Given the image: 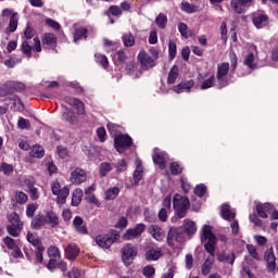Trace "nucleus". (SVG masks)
Here are the masks:
<instances>
[{"label":"nucleus","mask_w":278,"mask_h":278,"mask_svg":"<svg viewBox=\"0 0 278 278\" xmlns=\"http://www.w3.org/2000/svg\"><path fill=\"white\" fill-rule=\"evenodd\" d=\"M122 261L125 266H131L134 264V260L138 257V245L134 243H126L121 249Z\"/></svg>","instance_id":"39448f33"},{"label":"nucleus","mask_w":278,"mask_h":278,"mask_svg":"<svg viewBox=\"0 0 278 278\" xmlns=\"http://www.w3.org/2000/svg\"><path fill=\"white\" fill-rule=\"evenodd\" d=\"M121 14H123V10L118 5H111L106 12L108 16H121Z\"/></svg>","instance_id":"4d7b16f0"},{"label":"nucleus","mask_w":278,"mask_h":278,"mask_svg":"<svg viewBox=\"0 0 278 278\" xmlns=\"http://www.w3.org/2000/svg\"><path fill=\"white\" fill-rule=\"evenodd\" d=\"M127 225H129V220L127 219V217L122 216L119 217V219L117 220L115 228L116 229H126Z\"/></svg>","instance_id":"e2e57ef3"},{"label":"nucleus","mask_w":278,"mask_h":278,"mask_svg":"<svg viewBox=\"0 0 278 278\" xmlns=\"http://www.w3.org/2000/svg\"><path fill=\"white\" fill-rule=\"evenodd\" d=\"M201 242L204 245V250L206 251V253L214 257V253H216V243L218 242V240L216 239V235L212 232V226H203Z\"/></svg>","instance_id":"f257e3e1"},{"label":"nucleus","mask_w":278,"mask_h":278,"mask_svg":"<svg viewBox=\"0 0 278 278\" xmlns=\"http://www.w3.org/2000/svg\"><path fill=\"white\" fill-rule=\"evenodd\" d=\"M162 248H157V249H149L146 251V261L147 262H157V260H160V257H162Z\"/></svg>","instance_id":"4be33fe9"},{"label":"nucleus","mask_w":278,"mask_h":278,"mask_svg":"<svg viewBox=\"0 0 278 278\" xmlns=\"http://www.w3.org/2000/svg\"><path fill=\"white\" fill-rule=\"evenodd\" d=\"M173 205L177 218H186L190 208V200L188 197L176 193L173 198Z\"/></svg>","instance_id":"f03ea898"},{"label":"nucleus","mask_w":278,"mask_h":278,"mask_svg":"<svg viewBox=\"0 0 278 278\" xmlns=\"http://www.w3.org/2000/svg\"><path fill=\"white\" fill-rule=\"evenodd\" d=\"M215 84H216V76L211 75L207 79H204L200 84V90H210V88H214Z\"/></svg>","instance_id":"e433bc0d"},{"label":"nucleus","mask_w":278,"mask_h":278,"mask_svg":"<svg viewBox=\"0 0 278 278\" xmlns=\"http://www.w3.org/2000/svg\"><path fill=\"white\" fill-rule=\"evenodd\" d=\"M155 24L157 25L159 29H166L168 17L164 13H160L155 18Z\"/></svg>","instance_id":"a18cd8bd"},{"label":"nucleus","mask_w":278,"mask_h":278,"mask_svg":"<svg viewBox=\"0 0 278 278\" xmlns=\"http://www.w3.org/2000/svg\"><path fill=\"white\" fill-rule=\"evenodd\" d=\"M149 233L157 242H162V240H164V232L162 231V228H160L159 226H155V225L150 226Z\"/></svg>","instance_id":"c756f323"},{"label":"nucleus","mask_w":278,"mask_h":278,"mask_svg":"<svg viewBox=\"0 0 278 278\" xmlns=\"http://www.w3.org/2000/svg\"><path fill=\"white\" fill-rule=\"evenodd\" d=\"M125 71L127 75H130L131 77H138V74L142 75V72H138V63H136V61L126 62Z\"/></svg>","instance_id":"b1692460"},{"label":"nucleus","mask_w":278,"mask_h":278,"mask_svg":"<svg viewBox=\"0 0 278 278\" xmlns=\"http://www.w3.org/2000/svg\"><path fill=\"white\" fill-rule=\"evenodd\" d=\"M94 60L97 64H100V66H103V68H108V66H110V62L108 61V56L105 54L96 53Z\"/></svg>","instance_id":"09e8293b"},{"label":"nucleus","mask_w":278,"mask_h":278,"mask_svg":"<svg viewBox=\"0 0 278 278\" xmlns=\"http://www.w3.org/2000/svg\"><path fill=\"white\" fill-rule=\"evenodd\" d=\"M61 108V119L63 121V123H67V125H77V123H79V117L77 116L75 111H73V109L64 104H62Z\"/></svg>","instance_id":"1a4fd4ad"},{"label":"nucleus","mask_w":278,"mask_h":278,"mask_svg":"<svg viewBox=\"0 0 278 278\" xmlns=\"http://www.w3.org/2000/svg\"><path fill=\"white\" fill-rule=\"evenodd\" d=\"M27 241L33 244V247H42V241H40V238L35 237L34 233L28 232L27 233Z\"/></svg>","instance_id":"5fc2aeb1"},{"label":"nucleus","mask_w":278,"mask_h":278,"mask_svg":"<svg viewBox=\"0 0 278 278\" xmlns=\"http://www.w3.org/2000/svg\"><path fill=\"white\" fill-rule=\"evenodd\" d=\"M121 240V232L117 230H111L106 235H99L96 237V242L101 247V249H110L112 244Z\"/></svg>","instance_id":"20e7f679"},{"label":"nucleus","mask_w":278,"mask_h":278,"mask_svg":"<svg viewBox=\"0 0 278 278\" xmlns=\"http://www.w3.org/2000/svg\"><path fill=\"white\" fill-rule=\"evenodd\" d=\"M185 240L184 228L170 227L167 232V244L168 247H175V243H181Z\"/></svg>","instance_id":"6e6552de"},{"label":"nucleus","mask_w":278,"mask_h":278,"mask_svg":"<svg viewBox=\"0 0 278 278\" xmlns=\"http://www.w3.org/2000/svg\"><path fill=\"white\" fill-rule=\"evenodd\" d=\"M42 253H45V245H39L37 249H36V262L38 264H42L43 262V257H42Z\"/></svg>","instance_id":"69168bd1"},{"label":"nucleus","mask_w":278,"mask_h":278,"mask_svg":"<svg viewBox=\"0 0 278 278\" xmlns=\"http://www.w3.org/2000/svg\"><path fill=\"white\" fill-rule=\"evenodd\" d=\"M7 218L10 225L7 226V233L12 236V238H18L21 236V231H23V223L21 222V215L18 213L13 212L7 215Z\"/></svg>","instance_id":"7ed1b4c3"},{"label":"nucleus","mask_w":278,"mask_h":278,"mask_svg":"<svg viewBox=\"0 0 278 278\" xmlns=\"http://www.w3.org/2000/svg\"><path fill=\"white\" fill-rule=\"evenodd\" d=\"M0 173H3V175H5L7 177H10V175L14 173V166L3 162L0 164Z\"/></svg>","instance_id":"3c124183"},{"label":"nucleus","mask_w":278,"mask_h":278,"mask_svg":"<svg viewBox=\"0 0 278 278\" xmlns=\"http://www.w3.org/2000/svg\"><path fill=\"white\" fill-rule=\"evenodd\" d=\"M134 139L127 134H118L114 136V149L117 153H125L127 149H131Z\"/></svg>","instance_id":"423d86ee"},{"label":"nucleus","mask_w":278,"mask_h":278,"mask_svg":"<svg viewBox=\"0 0 278 278\" xmlns=\"http://www.w3.org/2000/svg\"><path fill=\"white\" fill-rule=\"evenodd\" d=\"M247 251L253 257V260H257L260 262V254L257 253V248L253 244H247Z\"/></svg>","instance_id":"6e6d98bb"},{"label":"nucleus","mask_w":278,"mask_h":278,"mask_svg":"<svg viewBox=\"0 0 278 278\" xmlns=\"http://www.w3.org/2000/svg\"><path fill=\"white\" fill-rule=\"evenodd\" d=\"M256 212L260 218H268V214H271V220H278V211L275 206L268 202L256 205Z\"/></svg>","instance_id":"0eeeda50"},{"label":"nucleus","mask_w":278,"mask_h":278,"mask_svg":"<svg viewBox=\"0 0 278 278\" xmlns=\"http://www.w3.org/2000/svg\"><path fill=\"white\" fill-rule=\"evenodd\" d=\"M169 170L172 175H181V173H184V167L179 162H172L169 164Z\"/></svg>","instance_id":"8fccbe9b"},{"label":"nucleus","mask_w":278,"mask_h":278,"mask_svg":"<svg viewBox=\"0 0 278 278\" xmlns=\"http://www.w3.org/2000/svg\"><path fill=\"white\" fill-rule=\"evenodd\" d=\"M31 45H29L28 40H24L21 46V50L26 55V58H31V51H33Z\"/></svg>","instance_id":"603ef678"},{"label":"nucleus","mask_w":278,"mask_h":278,"mask_svg":"<svg viewBox=\"0 0 278 278\" xmlns=\"http://www.w3.org/2000/svg\"><path fill=\"white\" fill-rule=\"evenodd\" d=\"M143 275L147 278H153V276L155 275V267L151 266V265H147L143 270H142Z\"/></svg>","instance_id":"338daca9"},{"label":"nucleus","mask_w":278,"mask_h":278,"mask_svg":"<svg viewBox=\"0 0 278 278\" xmlns=\"http://www.w3.org/2000/svg\"><path fill=\"white\" fill-rule=\"evenodd\" d=\"M79 247L75 243H70L65 248V257L66 260H70L71 262H75L79 255Z\"/></svg>","instance_id":"f3484780"},{"label":"nucleus","mask_w":278,"mask_h":278,"mask_svg":"<svg viewBox=\"0 0 278 278\" xmlns=\"http://www.w3.org/2000/svg\"><path fill=\"white\" fill-rule=\"evenodd\" d=\"M88 179V175L86 174V170L83 168L76 167L72 173L70 177L71 184H74V186H80V184H84Z\"/></svg>","instance_id":"ddd939ff"},{"label":"nucleus","mask_w":278,"mask_h":278,"mask_svg":"<svg viewBox=\"0 0 278 278\" xmlns=\"http://www.w3.org/2000/svg\"><path fill=\"white\" fill-rule=\"evenodd\" d=\"M143 175H144V169L142 168V165L141 164L137 165V167L132 174L134 182L136 186H138V184H140V181H142Z\"/></svg>","instance_id":"37998d69"},{"label":"nucleus","mask_w":278,"mask_h":278,"mask_svg":"<svg viewBox=\"0 0 278 278\" xmlns=\"http://www.w3.org/2000/svg\"><path fill=\"white\" fill-rule=\"evenodd\" d=\"M47 253L50 260L46 265V268H48V270H51V273H53V270H55V263L60 262V257H62V255L60 254V249L55 245H50L48 248Z\"/></svg>","instance_id":"9d476101"},{"label":"nucleus","mask_w":278,"mask_h":278,"mask_svg":"<svg viewBox=\"0 0 278 278\" xmlns=\"http://www.w3.org/2000/svg\"><path fill=\"white\" fill-rule=\"evenodd\" d=\"M177 77H179V67L174 65L167 76V84L173 85L177 81Z\"/></svg>","instance_id":"4c0bfd02"},{"label":"nucleus","mask_w":278,"mask_h":278,"mask_svg":"<svg viewBox=\"0 0 278 278\" xmlns=\"http://www.w3.org/2000/svg\"><path fill=\"white\" fill-rule=\"evenodd\" d=\"M45 225L47 224L45 220V215L42 214L36 215L30 222V227L36 230L40 229V227H45Z\"/></svg>","instance_id":"473e14b6"},{"label":"nucleus","mask_w":278,"mask_h":278,"mask_svg":"<svg viewBox=\"0 0 278 278\" xmlns=\"http://www.w3.org/2000/svg\"><path fill=\"white\" fill-rule=\"evenodd\" d=\"M30 157H45V148L42 146L35 144L29 152Z\"/></svg>","instance_id":"a19ab883"},{"label":"nucleus","mask_w":278,"mask_h":278,"mask_svg":"<svg viewBox=\"0 0 278 278\" xmlns=\"http://www.w3.org/2000/svg\"><path fill=\"white\" fill-rule=\"evenodd\" d=\"M253 0H231L230 8L236 14H242L247 11V8H251Z\"/></svg>","instance_id":"4468645a"},{"label":"nucleus","mask_w":278,"mask_h":278,"mask_svg":"<svg viewBox=\"0 0 278 278\" xmlns=\"http://www.w3.org/2000/svg\"><path fill=\"white\" fill-rule=\"evenodd\" d=\"M244 66H248V68H251L252 71L257 68V64H255V54L253 52H250L244 61H243Z\"/></svg>","instance_id":"c03bdc74"},{"label":"nucleus","mask_w":278,"mask_h":278,"mask_svg":"<svg viewBox=\"0 0 278 278\" xmlns=\"http://www.w3.org/2000/svg\"><path fill=\"white\" fill-rule=\"evenodd\" d=\"M27 201H29L27 193L23 191H16L14 197L11 199V205L12 207H18V205H25Z\"/></svg>","instance_id":"dca6fc26"},{"label":"nucleus","mask_w":278,"mask_h":278,"mask_svg":"<svg viewBox=\"0 0 278 278\" xmlns=\"http://www.w3.org/2000/svg\"><path fill=\"white\" fill-rule=\"evenodd\" d=\"M192 88H194V81L188 80L186 83H180L178 85H176L173 90L174 92H177V94H181V92L186 91V92H190V90H192Z\"/></svg>","instance_id":"5701e85b"},{"label":"nucleus","mask_w":278,"mask_h":278,"mask_svg":"<svg viewBox=\"0 0 278 278\" xmlns=\"http://www.w3.org/2000/svg\"><path fill=\"white\" fill-rule=\"evenodd\" d=\"M115 58H117V62L121 64V66L125 65L127 62V54L125 53V50H119L115 53Z\"/></svg>","instance_id":"052dcab7"},{"label":"nucleus","mask_w":278,"mask_h":278,"mask_svg":"<svg viewBox=\"0 0 278 278\" xmlns=\"http://www.w3.org/2000/svg\"><path fill=\"white\" fill-rule=\"evenodd\" d=\"M108 173H112V164L108 162H103L99 166V176L106 177Z\"/></svg>","instance_id":"49530a36"},{"label":"nucleus","mask_w":278,"mask_h":278,"mask_svg":"<svg viewBox=\"0 0 278 278\" xmlns=\"http://www.w3.org/2000/svg\"><path fill=\"white\" fill-rule=\"evenodd\" d=\"M181 10H182V12H186L187 14H194V13L199 12V7H197L194 4H190V2H182Z\"/></svg>","instance_id":"de8ad7c7"},{"label":"nucleus","mask_w":278,"mask_h":278,"mask_svg":"<svg viewBox=\"0 0 278 278\" xmlns=\"http://www.w3.org/2000/svg\"><path fill=\"white\" fill-rule=\"evenodd\" d=\"M194 194L200 197V199H203V195L207 194V187L205 185H198L194 188Z\"/></svg>","instance_id":"bf43d9fd"},{"label":"nucleus","mask_w":278,"mask_h":278,"mask_svg":"<svg viewBox=\"0 0 278 278\" xmlns=\"http://www.w3.org/2000/svg\"><path fill=\"white\" fill-rule=\"evenodd\" d=\"M68 194H71V189H68V187H63L59 193L55 194V197H58L56 203L64 205V203H66V199H68Z\"/></svg>","instance_id":"2f4dec72"},{"label":"nucleus","mask_w":278,"mask_h":278,"mask_svg":"<svg viewBox=\"0 0 278 278\" xmlns=\"http://www.w3.org/2000/svg\"><path fill=\"white\" fill-rule=\"evenodd\" d=\"M182 233H186L187 236H194V233H197V223L190 219H185Z\"/></svg>","instance_id":"393cba45"},{"label":"nucleus","mask_w":278,"mask_h":278,"mask_svg":"<svg viewBox=\"0 0 278 278\" xmlns=\"http://www.w3.org/2000/svg\"><path fill=\"white\" fill-rule=\"evenodd\" d=\"M217 260L218 262H223L224 264H230L231 266H233L236 262V254L233 252L232 253L220 252L217 255Z\"/></svg>","instance_id":"a878e982"},{"label":"nucleus","mask_w":278,"mask_h":278,"mask_svg":"<svg viewBox=\"0 0 278 278\" xmlns=\"http://www.w3.org/2000/svg\"><path fill=\"white\" fill-rule=\"evenodd\" d=\"M138 62L141 65V68L149 71V68H154L155 60L148 55L144 51H140L138 54Z\"/></svg>","instance_id":"2eb2a0df"},{"label":"nucleus","mask_w":278,"mask_h":278,"mask_svg":"<svg viewBox=\"0 0 278 278\" xmlns=\"http://www.w3.org/2000/svg\"><path fill=\"white\" fill-rule=\"evenodd\" d=\"M73 36L74 42H79V40H88V28L78 27L75 29Z\"/></svg>","instance_id":"c85d7f7f"},{"label":"nucleus","mask_w":278,"mask_h":278,"mask_svg":"<svg viewBox=\"0 0 278 278\" xmlns=\"http://www.w3.org/2000/svg\"><path fill=\"white\" fill-rule=\"evenodd\" d=\"M220 216L224 220H236V212L231 211V206L229 204H223L220 208Z\"/></svg>","instance_id":"412c9836"},{"label":"nucleus","mask_w":278,"mask_h":278,"mask_svg":"<svg viewBox=\"0 0 278 278\" xmlns=\"http://www.w3.org/2000/svg\"><path fill=\"white\" fill-rule=\"evenodd\" d=\"M168 55L172 61L177 58V43L173 40H169L168 42Z\"/></svg>","instance_id":"864d4df0"},{"label":"nucleus","mask_w":278,"mask_h":278,"mask_svg":"<svg viewBox=\"0 0 278 278\" xmlns=\"http://www.w3.org/2000/svg\"><path fill=\"white\" fill-rule=\"evenodd\" d=\"M229 75V63L225 62L217 66L216 78L227 77Z\"/></svg>","instance_id":"ea45409f"},{"label":"nucleus","mask_w":278,"mask_h":278,"mask_svg":"<svg viewBox=\"0 0 278 278\" xmlns=\"http://www.w3.org/2000/svg\"><path fill=\"white\" fill-rule=\"evenodd\" d=\"M3 242L5 244V247L9 249V251H11L12 249H16V241H14V239H12V237H4L3 238Z\"/></svg>","instance_id":"0e129e2a"},{"label":"nucleus","mask_w":278,"mask_h":278,"mask_svg":"<svg viewBox=\"0 0 278 278\" xmlns=\"http://www.w3.org/2000/svg\"><path fill=\"white\" fill-rule=\"evenodd\" d=\"M153 163L159 166L161 170L166 168V159L164 157V153L160 151V149H155L152 155Z\"/></svg>","instance_id":"aec40b11"},{"label":"nucleus","mask_w":278,"mask_h":278,"mask_svg":"<svg viewBox=\"0 0 278 278\" xmlns=\"http://www.w3.org/2000/svg\"><path fill=\"white\" fill-rule=\"evenodd\" d=\"M264 261L267 264L268 273L275 271V269L277 268V256H275V250L273 249V247L265 251Z\"/></svg>","instance_id":"f8f14e48"},{"label":"nucleus","mask_w":278,"mask_h":278,"mask_svg":"<svg viewBox=\"0 0 278 278\" xmlns=\"http://www.w3.org/2000/svg\"><path fill=\"white\" fill-rule=\"evenodd\" d=\"M42 45L48 47H55L58 45V37L53 33H46L41 38Z\"/></svg>","instance_id":"bb28decb"},{"label":"nucleus","mask_w":278,"mask_h":278,"mask_svg":"<svg viewBox=\"0 0 278 278\" xmlns=\"http://www.w3.org/2000/svg\"><path fill=\"white\" fill-rule=\"evenodd\" d=\"M121 194V189L118 187H113L105 191V201H114Z\"/></svg>","instance_id":"58836bf2"},{"label":"nucleus","mask_w":278,"mask_h":278,"mask_svg":"<svg viewBox=\"0 0 278 278\" xmlns=\"http://www.w3.org/2000/svg\"><path fill=\"white\" fill-rule=\"evenodd\" d=\"M147 229V225L144 224H137L135 228H129L126 230V232L123 235V240H135V238H139V236H142Z\"/></svg>","instance_id":"9b49d317"},{"label":"nucleus","mask_w":278,"mask_h":278,"mask_svg":"<svg viewBox=\"0 0 278 278\" xmlns=\"http://www.w3.org/2000/svg\"><path fill=\"white\" fill-rule=\"evenodd\" d=\"M36 210H38V205L31 203L28 204L26 207V216L27 218H34V215L36 214Z\"/></svg>","instance_id":"680f3d73"},{"label":"nucleus","mask_w":278,"mask_h":278,"mask_svg":"<svg viewBox=\"0 0 278 278\" xmlns=\"http://www.w3.org/2000/svg\"><path fill=\"white\" fill-rule=\"evenodd\" d=\"M73 227L77 233H80L81 236L88 235V227L84 224V218H81V216L74 217Z\"/></svg>","instance_id":"6ab92c4d"},{"label":"nucleus","mask_w":278,"mask_h":278,"mask_svg":"<svg viewBox=\"0 0 278 278\" xmlns=\"http://www.w3.org/2000/svg\"><path fill=\"white\" fill-rule=\"evenodd\" d=\"M84 197V191L81 189H76L72 193V205L73 207H77L81 203V199Z\"/></svg>","instance_id":"c9c22d12"},{"label":"nucleus","mask_w":278,"mask_h":278,"mask_svg":"<svg viewBox=\"0 0 278 278\" xmlns=\"http://www.w3.org/2000/svg\"><path fill=\"white\" fill-rule=\"evenodd\" d=\"M122 42L124 47H134L136 45V37L131 33H126L122 36Z\"/></svg>","instance_id":"79ce46f5"},{"label":"nucleus","mask_w":278,"mask_h":278,"mask_svg":"<svg viewBox=\"0 0 278 278\" xmlns=\"http://www.w3.org/2000/svg\"><path fill=\"white\" fill-rule=\"evenodd\" d=\"M18 29V15L16 13H13L9 21V27L7 28V31L9 34H14Z\"/></svg>","instance_id":"72a5a7b5"},{"label":"nucleus","mask_w":278,"mask_h":278,"mask_svg":"<svg viewBox=\"0 0 278 278\" xmlns=\"http://www.w3.org/2000/svg\"><path fill=\"white\" fill-rule=\"evenodd\" d=\"M10 94H14V87L12 86V81H8L0 86V97H8Z\"/></svg>","instance_id":"f704fd0d"},{"label":"nucleus","mask_w":278,"mask_h":278,"mask_svg":"<svg viewBox=\"0 0 278 278\" xmlns=\"http://www.w3.org/2000/svg\"><path fill=\"white\" fill-rule=\"evenodd\" d=\"M94 192V186H90L85 190V194H86V199L88 203H91L92 205H97V207H99V205H101V203L99 202V199H97V197L92 193Z\"/></svg>","instance_id":"cd10ccee"},{"label":"nucleus","mask_w":278,"mask_h":278,"mask_svg":"<svg viewBox=\"0 0 278 278\" xmlns=\"http://www.w3.org/2000/svg\"><path fill=\"white\" fill-rule=\"evenodd\" d=\"M43 218L46 220V225H50L52 229H55V227L60 225V217L53 211L46 212V214L43 215Z\"/></svg>","instance_id":"a211bd4d"},{"label":"nucleus","mask_w":278,"mask_h":278,"mask_svg":"<svg viewBox=\"0 0 278 278\" xmlns=\"http://www.w3.org/2000/svg\"><path fill=\"white\" fill-rule=\"evenodd\" d=\"M68 278H79L81 277V269L78 267H73L68 273H67Z\"/></svg>","instance_id":"774afa93"},{"label":"nucleus","mask_w":278,"mask_h":278,"mask_svg":"<svg viewBox=\"0 0 278 278\" xmlns=\"http://www.w3.org/2000/svg\"><path fill=\"white\" fill-rule=\"evenodd\" d=\"M268 21V15L266 14H254L252 15V23L257 29H262V25Z\"/></svg>","instance_id":"7c9ffc66"},{"label":"nucleus","mask_w":278,"mask_h":278,"mask_svg":"<svg viewBox=\"0 0 278 278\" xmlns=\"http://www.w3.org/2000/svg\"><path fill=\"white\" fill-rule=\"evenodd\" d=\"M17 127L18 129H29V127H31V122L25 119V117H18Z\"/></svg>","instance_id":"13d9d810"}]
</instances>
